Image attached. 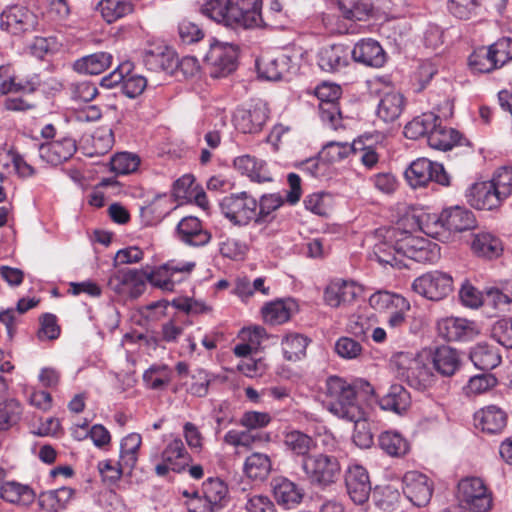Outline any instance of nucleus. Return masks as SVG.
Returning a JSON list of instances; mask_svg holds the SVG:
<instances>
[{"label": "nucleus", "mask_w": 512, "mask_h": 512, "mask_svg": "<svg viewBox=\"0 0 512 512\" xmlns=\"http://www.w3.org/2000/svg\"><path fill=\"white\" fill-rule=\"evenodd\" d=\"M379 241L373 254L382 266L401 269L408 267L406 259L418 263H434L440 256V248L427 238L414 235L397 227L379 229Z\"/></svg>", "instance_id": "nucleus-1"}, {"label": "nucleus", "mask_w": 512, "mask_h": 512, "mask_svg": "<svg viewBox=\"0 0 512 512\" xmlns=\"http://www.w3.org/2000/svg\"><path fill=\"white\" fill-rule=\"evenodd\" d=\"M372 385L363 379L349 382L339 376H330L325 382V406L329 412L344 420L360 419L364 408L360 404V393L372 394Z\"/></svg>", "instance_id": "nucleus-2"}, {"label": "nucleus", "mask_w": 512, "mask_h": 512, "mask_svg": "<svg viewBox=\"0 0 512 512\" xmlns=\"http://www.w3.org/2000/svg\"><path fill=\"white\" fill-rule=\"evenodd\" d=\"M262 0H202L200 13L232 29H250L263 24Z\"/></svg>", "instance_id": "nucleus-3"}, {"label": "nucleus", "mask_w": 512, "mask_h": 512, "mask_svg": "<svg viewBox=\"0 0 512 512\" xmlns=\"http://www.w3.org/2000/svg\"><path fill=\"white\" fill-rule=\"evenodd\" d=\"M294 475L312 486L326 489L341 479L342 464L338 455L332 452H318L308 457L299 470L294 471Z\"/></svg>", "instance_id": "nucleus-4"}, {"label": "nucleus", "mask_w": 512, "mask_h": 512, "mask_svg": "<svg viewBox=\"0 0 512 512\" xmlns=\"http://www.w3.org/2000/svg\"><path fill=\"white\" fill-rule=\"evenodd\" d=\"M230 501L227 484L220 478L210 477L202 484L188 504V512H220Z\"/></svg>", "instance_id": "nucleus-5"}, {"label": "nucleus", "mask_w": 512, "mask_h": 512, "mask_svg": "<svg viewBox=\"0 0 512 512\" xmlns=\"http://www.w3.org/2000/svg\"><path fill=\"white\" fill-rule=\"evenodd\" d=\"M457 499L469 512H488L492 508V493L479 477H466L459 481Z\"/></svg>", "instance_id": "nucleus-6"}, {"label": "nucleus", "mask_w": 512, "mask_h": 512, "mask_svg": "<svg viewBox=\"0 0 512 512\" xmlns=\"http://www.w3.org/2000/svg\"><path fill=\"white\" fill-rule=\"evenodd\" d=\"M314 93L319 100V117L323 125L332 130L342 128V114L338 103L342 94L341 87L335 83L323 82L316 86Z\"/></svg>", "instance_id": "nucleus-7"}, {"label": "nucleus", "mask_w": 512, "mask_h": 512, "mask_svg": "<svg viewBox=\"0 0 512 512\" xmlns=\"http://www.w3.org/2000/svg\"><path fill=\"white\" fill-rule=\"evenodd\" d=\"M223 216L232 224L246 226L251 221L256 222L257 200L247 192L227 195L219 203Z\"/></svg>", "instance_id": "nucleus-8"}, {"label": "nucleus", "mask_w": 512, "mask_h": 512, "mask_svg": "<svg viewBox=\"0 0 512 512\" xmlns=\"http://www.w3.org/2000/svg\"><path fill=\"white\" fill-rule=\"evenodd\" d=\"M393 363L398 374L414 389L425 390L434 382L430 368L422 360L413 358L408 353H397L393 356Z\"/></svg>", "instance_id": "nucleus-9"}, {"label": "nucleus", "mask_w": 512, "mask_h": 512, "mask_svg": "<svg viewBox=\"0 0 512 512\" xmlns=\"http://www.w3.org/2000/svg\"><path fill=\"white\" fill-rule=\"evenodd\" d=\"M405 178L413 188L424 187L434 181L442 186L450 185V175L444 166L427 158H418L405 170Z\"/></svg>", "instance_id": "nucleus-10"}, {"label": "nucleus", "mask_w": 512, "mask_h": 512, "mask_svg": "<svg viewBox=\"0 0 512 512\" xmlns=\"http://www.w3.org/2000/svg\"><path fill=\"white\" fill-rule=\"evenodd\" d=\"M238 49L230 43L214 40L204 57L212 78L226 77L237 68Z\"/></svg>", "instance_id": "nucleus-11"}, {"label": "nucleus", "mask_w": 512, "mask_h": 512, "mask_svg": "<svg viewBox=\"0 0 512 512\" xmlns=\"http://www.w3.org/2000/svg\"><path fill=\"white\" fill-rule=\"evenodd\" d=\"M195 267L196 263L194 261L170 260L147 272V282L163 291H173L175 283L183 281Z\"/></svg>", "instance_id": "nucleus-12"}, {"label": "nucleus", "mask_w": 512, "mask_h": 512, "mask_svg": "<svg viewBox=\"0 0 512 512\" xmlns=\"http://www.w3.org/2000/svg\"><path fill=\"white\" fill-rule=\"evenodd\" d=\"M37 26V15L26 6L12 5L0 14V29L14 36L34 32Z\"/></svg>", "instance_id": "nucleus-13"}, {"label": "nucleus", "mask_w": 512, "mask_h": 512, "mask_svg": "<svg viewBox=\"0 0 512 512\" xmlns=\"http://www.w3.org/2000/svg\"><path fill=\"white\" fill-rule=\"evenodd\" d=\"M412 288L428 300L439 301L452 291L453 279L447 273L432 271L416 278Z\"/></svg>", "instance_id": "nucleus-14"}, {"label": "nucleus", "mask_w": 512, "mask_h": 512, "mask_svg": "<svg viewBox=\"0 0 512 512\" xmlns=\"http://www.w3.org/2000/svg\"><path fill=\"white\" fill-rule=\"evenodd\" d=\"M160 457L161 462L155 465V473L160 477L166 476L170 471L181 473L191 462V456L179 437L166 443Z\"/></svg>", "instance_id": "nucleus-15"}, {"label": "nucleus", "mask_w": 512, "mask_h": 512, "mask_svg": "<svg viewBox=\"0 0 512 512\" xmlns=\"http://www.w3.org/2000/svg\"><path fill=\"white\" fill-rule=\"evenodd\" d=\"M269 117V109L259 100L248 108H238L233 115V123L237 131L244 134H256L262 131Z\"/></svg>", "instance_id": "nucleus-16"}, {"label": "nucleus", "mask_w": 512, "mask_h": 512, "mask_svg": "<svg viewBox=\"0 0 512 512\" xmlns=\"http://www.w3.org/2000/svg\"><path fill=\"white\" fill-rule=\"evenodd\" d=\"M345 487L350 499L357 505L368 501L371 493L370 476L360 464H350L344 473Z\"/></svg>", "instance_id": "nucleus-17"}, {"label": "nucleus", "mask_w": 512, "mask_h": 512, "mask_svg": "<svg viewBox=\"0 0 512 512\" xmlns=\"http://www.w3.org/2000/svg\"><path fill=\"white\" fill-rule=\"evenodd\" d=\"M283 444L285 451L293 459V472L299 470L308 457L314 454L312 451L317 446V442L312 436L300 430L286 432L284 434Z\"/></svg>", "instance_id": "nucleus-18"}, {"label": "nucleus", "mask_w": 512, "mask_h": 512, "mask_svg": "<svg viewBox=\"0 0 512 512\" xmlns=\"http://www.w3.org/2000/svg\"><path fill=\"white\" fill-rule=\"evenodd\" d=\"M78 149L76 140L63 136L39 145V157L46 163L57 166L73 157Z\"/></svg>", "instance_id": "nucleus-19"}, {"label": "nucleus", "mask_w": 512, "mask_h": 512, "mask_svg": "<svg viewBox=\"0 0 512 512\" xmlns=\"http://www.w3.org/2000/svg\"><path fill=\"white\" fill-rule=\"evenodd\" d=\"M403 493L413 505L426 506L432 497V482L422 473L409 471L403 477Z\"/></svg>", "instance_id": "nucleus-20"}, {"label": "nucleus", "mask_w": 512, "mask_h": 512, "mask_svg": "<svg viewBox=\"0 0 512 512\" xmlns=\"http://www.w3.org/2000/svg\"><path fill=\"white\" fill-rule=\"evenodd\" d=\"M175 236L180 242L191 247H203L212 238L211 233L204 228L201 220L195 216L182 218L176 226Z\"/></svg>", "instance_id": "nucleus-21"}, {"label": "nucleus", "mask_w": 512, "mask_h": 512, "mask_svg": "<svg viewBox=\"0 0 512 512\" xmlns=\"http://www.w3.org/2000/svg\"><path fill=\"white\" fill-rule=\"evenodd\" d=\"M508 415L497 405H487L473 415L474 426L487 435L501 434L507 426Z\"/></svg>", "instance_id": "nucleus-22"}, {"label": "nucleus", "mask_w": 512, "mask_h": 512, "mask_svg": "<svg viewBox=\"0 0 512 512\" xmlns=\"http://www.w3.org/2000/svg\"><path fill=\"white\" fill-rule=\"evenodd\" d=\"M444 106L446 111L442 113V117H451L453 114V105L449 100H445ZM460 139L461 135L457 130L442 125L441 116L439 115V121H435V127L431 129L430 134H428L427 142L433 149L447 151L457 145Z\"/></svg>", "instance_id": "nucleus-23"}, {"label": "nucleus", "mask_w": 512, "mask_h": 512, "mask_svg": "<svg viewBox=\"0 0 512 512\" xmlns=\"http://www.w3.org/2000/svg\"><path fill=\"white\" fill-rule=\"evenodd\" d=\"M350 59L367 67L381 68L387 61V54L378 41L363 38L350 50Z\"/></svg>", "instance_id": "nucleus-24"}, {"label": "nucleus", "mask_w": 512, "mask_h": 512, "mask_svg": "<svg viewBox=\"0 0 512 512\" xmlns=\"http://www.w3.org/2000/svg\"><path fill=\"white\" fill-rule=\"evenodd\" d=\"M437 331L438 336L446 341H469L479 333L475 322L458 317L439 320Z\"/></svg>", "instance_id": "nucleus-25"}, {"label": "nucleus", "mask_w": 512, "mask_h": 512, "mask_svg": "<svg viewBox=\"0 0 512 512\" xmlns=\"http://www.w3.org/2000/svg\"><path fill=\"white\" fill-rule=\"evenodd\" d=\"M319 68L328 73L339 72L350 63V48L345 44H331L321 47L316 55Z\"/></svg>", "instance_id": "nucleus-26"}, {"label": "nucleus", "mask_w": 512, "mask_h": 512, "mask_svg": "<svg viewBox=\"0 0 512 512\" xmlns=\"http://www.w3.org/2000/svg\"><path fill=\"white\" fill-rule=\"evenodd\" d=\"M466 197L470 205L478 210L495 209L503 201L492 180L474 183L468 189Z\"/></svg>", "instance_id": "nucleus-27"}, {"label": "nucleus", "mask_w": 512, "mask_h": 512, "mask_svg": "<svg viewBox=\"0 0 512 512\" xmlns=\"http://www.w3.org/2000/svg\"><path fill=\"white\" fill-rule=\"evenodd\" d=\"M270 486L275 501L284 509H294L303 500V490L287 477L276 476L272 478Z\"/></svg>", "instance_id": "nucleus-28"}, {"label": "nucleus", "mask_w": 512, "mask_h": 512, "mask_svg": "<svg viewBox=\"0 0 512 512\" xmlns=\"http://www.w3.org/2000/svg\"><path fill=\"white\" fill-rule=\"evenodd\" d=\"M437 223L446 230L454 232L471 230L477 225L474 213L462 206L444 209L439 215Z\"/></svg>", "instance_id": "nucleus-29"}, {"label": "nucleus", "mask_w": 512, "mask_h": 512, "mask_svg": "<svg viewBox=\"0 0 512 512\" xmlns=\"http://www.w3.org/2000/svg\"><path fill=\"white\" fill-rule=\"evenodd\" d=\"M142 59L150 71H163L169 75L175 73L176 53L166 46L145 49Z\"/></svg>", "instance_id": "nucleus-30"}, {"label": "nucleus", "mask_w": 512, "mask_h": 512, "mask_svg": "<svg viewBox=\"0 0 512 512\" xmlns=\"http://www.w3.org/2000/svg\"><path fill=\"white\" fill-rule=\"evenodd\" d=\"M291 59L286 55L276 58L261 56L256 60V68L260 78L269 81L285 79L291 68Z\"/></svg>", "instance_id": "nucleus-31"}, {"label": "nucleus", "mask_w": 512, "mask_h": 512, "mask_svg": "<svg viewBox=\"0 0 512 512\" xmlns=\"http://www.w3.org/2000/svg\"><path fill=\"white\" fill-rule=\"evenodd\" d=\"M354 282L346 280L332 281L324 291V301L332 308H338L352 303L358 294Z\"/></svg>", "instance_id": "nucleus-32"}, {"label": "nucleus", "mask_w": 512, "mask_h": 512, "mask_svg": "<svg viewBox=\"0 0 512 512\" xmlns=\"http://www.w3.org/2000/svg\"><path fill=\"white\" fill-rule=\"evenodd\" d=\"M432 365L443 377L453 376L461 367L459 352L449 346H440L432 354Z\"/></svg>", "instance_id": "nucleus-33"}, {"label": "nucleus", "mask_w": 512, "mask_h": 512, "mask_svg": "<svg viewBox=\"0 0 512 512\" xmlns=\"http://www.w3.org/2000/svg\"><path fill=\"white\" fill-rule=\"evenodd\" d=\"M112 61L111 53L99 51L75 60L72 68L79 74L99 75L111 66Z\"/></svg>", "instance_id": "nucleus-34"}, {"label": "nucleus", "mask_w": 512, "mask_h": 512, "mask_svg": "<svg viewBox=\"0 0 512 512\" xmlns=\"http://www.w3.org/2000/svg\"><path fill=\"white\" fill-rule=\"evenodd\" d=\"M382 410L402 414L411 405L410 393L400 384H392L378 399Z\"/></svg>", "instance_id": "nucleus-35"}, {"label": "nucleus", "mask_w": 512, "mask_h": 512, "mask_svg": "<svg viewBox=\"0 0 512 512\" xmlns=\"http://www.w3.org/2000/svg\"><path fill=\"white\" fill-rule=\"evenodd\" d=\"M75 489L62 486L57 489L41 492L38 497L39 506L47 512L64 510L75 496Z\"/></svg>", "instance_id": "nucleus-36"}, {"label": "nucleus", "mask_w": 512, "mask_h": 512, "mask_svg": "<svg viewBox=\"0 0 512 512\" xmlns=\"http://www.w3.org/2000/svg\"><path fill=\"white\" fill-rule=\"evenodd\" d=\"M471 249L479 257L494 259L502 254L503 245L496 235L480 231L473 234Z\"/></svg>", "instance_id": "nucleus-37"}, {"label": "nucleus", "mask_w": 512, "mask_h": 512, "mask_svg": "<svg viewBox=\"0 0 512 512\" xmlns=\"http://www.w3.org/2000/svg\"><path fill=\"white\" fill-rule=\"evenodd\" d=\"M311 339L304 334L290 332L283 336L281 348L283 358L289 362H297L306 357V350Z\"/></svg>", "instance_id": "nucleus-38"}, {"label": "nucleus", "mask_w": 512, "mask_h": 512, "mask_svg": "<svg viewBox=\"0 0 512 512\" xmlns=\"http://www.w3.org/2000/svg\"><path fill=\"white\" fill-rule=\"evenodd\" d=\"M404 107V96L399 92H389L381 97L377 106V116L385 123H392L401 116Z\"/></svg>", "instance_id": "nucleus-39"}, {"label": "nucleus", "mask_w": 512, "mask_h": 512, "mask_svg": "<svg viewBox=\"0 0 512 512\" xmlns=\"http://www.w3.org/2000/svg\"><path fill=\"white\" fill-rule=\"evenodd\" d=\"M295 309L296 303L293 300H277L266 304L262 308V315L266 323L280 325L291 318Z\"/></svg>", "instance_id": "nucleus-40"}, {"label": "nucleus", "mask_w": 512, "mask_h": 512, "mask_svg": "<svg viewBox=\"0 0 512 512\" xmlns=\"http://www.w3.org/2000/svg\"><path fill=\"white\" fill-rule=\"evenodd\" d=\"M272 470V462L267 454L254 452L246 457L243 471L255 481H264Z\"/></svg>", "instance_id": "nucleus-41"}, {"label": "nucleus", "mask_w": 512, "mask_h": 512, "mask_svg": "<svg viewBox=\"0 0 512 512\" xmlns=\"http://www.w3.org/2000/svg\"><path fill=\"white\" fill-rule=\"evenodd\" d=\"M470 359L474 366L482 371H490L501 363V356L495 347L487 343H479L470 351Z\"/></svg>", "instance_id": "nucleus-42"}, {"label": "nucleus", "mask_w": 512, "mask_h": 512, "mask_svg": "<svg viewBox=\"0 0 512 512\" xmlns=\"http://www.w3.org/2000/svg\"><path fill=\"white\" fill-rule=\"evenodd\" d=\"M0 496L6 502L27 506L33 502L35 493L28 485L7 481L1 485Z\"/></svg>", "instance_id": "nucleus-43"}, {"label": "nucleus", "mask_w": 512, "mask_h": 512, "mask_svg": "<svg viewBox=\"0 0 512 512\" xmlns=\"http://www.w3.org/2000/svg\"><path fill=\"white\" fill-rule=\"evenodd\" d=\"M435 121H439V115L434 112H426L413 118L404 127V136L408 139L417 140L420 137L430 134L435 127Z\"/></svg>", "instance_id": "nucleus-44"}, {"label": "nucleus", "mask_w": 512, "mask_h": 512, "mask_svg": "<svg viewBox=\"0 0 512 512\" xmlns=\"http://www.w3.org/2000/svg\"><path fill=\"white\" fill-rule=\"evenodd\" d=\"M142 445V437L139 433H130L125 436L120 443V459L118 464L124 466L127 470H132L137 461L140 447Z\"/></svg>", "instance_id": "nucleus-45"}, {"label": "nucleus", "mask_w": 512, "mask_h": 512, "mask_svg": "<svg viewBox=\"0 0 512 512\" xmlns=\"http://www.w3.org/2000/svg\"><path fill=\"white\" fill-rule=\"evenodd\" d=\"M98 10L107 23H113L132 14L134 3L131 0H101L98 4Z\"/></svg>", "instance_id": "nucleus-46"}, {"label": "nucleus", "mask_w": 512, "mask_h": 512, "mask_svg": "<svg viewBox=\"0 0 512 512\" xmlns=\"http://www.w3.org/2000/svg\"><path fill=\"white\" fill-rule=\"evenodd\" d=\"M369 305L380 312H389L395 308L410 309V304L403 296L388 291H377L369 297Z\"/></svg>", "instance_id": "nucleus-47"}, {"label": "nucleus", "mask_w": 512, "mask_h": 512, "mask_svg": "<svg viewBox=\"0 0 512 512\" xmlns=\"http://www.w3.org/2000/svg\"><path fill=\"white\" fill-rule=\"evenodd\" d=\"M60 84L56 79L49 77L43 79L40 74H32L24 80L16 81L13 93H28L32 94L36 91L48 92L49 90H58Z\"/></svg>", "instance_id": "nucleus-48"}, {"label": "nucleus", "mask_w": 512, "mask_h": 512, "mask_svg": "<svg viewBox=\"0 0 512 512\" xmlns=\"http://www.w3.org/2000/svg\"><path fill=\"white\" fill-rule=\"evenodd\" d=\"M378 446L389 456L401 457L409 451V443L396 431H384L378 437Z\"/></svg>", "instance_id": "nucleus-49"}, {"label": "nucleus", "mask_w": 512, "mask_h": 512, "mask_svg": "<svg viewBox=\"0 0 512 512\" xmlns=\"http://www.w3.org/2000/svg\"><path fill=\"white\" fill-rule=\"evenodd\" d=\"M357 145H361V141H354L352 144L332 141L323 147L320 157L329 163L341 162L356 151Z\"/></svg>", "instance_id": "nucleus-50"}, {"label": "nucleus", "mask_w": 512, "mask_h": 512, "mask_svg": "<svg viewBox=\"0 0 512 512\" xmlns=\"http://www.w3.org/2000/svg\"><path fill=\"white\" fill-rule=\"evenodd\" d=\"M343 17L349 20H365L372 10L369 0H338Z\"/></svg>", "instance_id": "nucleus-51"}, {"label": "nucleus", "mask_w": 512, "mask_h": 512, "mask_svg": "<svg viewBox=\"0 0 512 512\" xmlns=\"http://www.w3.org/2000/svg\"><path fill=\"white\" fill-rule=\"evenodd\" d=\"M171 379L172 372L167 365H152L143 374L145 385L153 390L163 389Z\"/></svg>", "instance_id": "nucleus-52"}, {"label": "nucleus", "mask_w": 512, "mask_h": 512, "mask_svg": "<svg viewBox=\"0 0 512 512\" xmlns=\"http://www.w3.org/2000/svg\"><path fill=\"white\" fill-rule=\"evenodd\" d=\"M22 415V407L16 399L0 402V431H5L16 425Z\"/></svg>", "instance_id": "nucleus-53"}, {"label": "nucleus", "mask_w": 512, "mask_h": 512, "mask_svg": "<svg viewBox=\"0 0 512 512\" xmlns=\"http://www.w3.org/2000/svg\"><path fill=\"white\" fill-rule=\"evenodd\" d=\"M469 66L475 73H489L498 68L488 47H480L469 56Z\"/></svg>", "instance_id": "nucleus-54"}, {"label": "nucleus", "mask_w": 512, "mask_h": 512, "mask_svg": "<svg viewBox=\"0 0 512 512\" xmlns=\"http://www.w3.org/2000/svg\"><path fill=\"white\" fill-rule=\"evenodd\" d=\"M279 193L263 194L258 202L259 211H256V223L261 224L269 220L271 214L279 209L285 202Z\"/></svg>", "instance_id": "nucleus-55"}, {"label": "nucleus", "mask_w": 512, "mask_h": 512, "mask_svg": "<svg viewBox=\"0 0 512 512\" xmlns=\"http://www.w3.org/2000/svg\"><path fill=\"white\" fill-rule=\"evenodd\" d=\"M140 159L137 155L129 152H121L111 158V171L118 175H126L137 170Z\"/></svg>", "instance_id": "nucleus-56"}, {"label": "nucleus", "mask_w": 512, "mask_h": 512, "mask_svg": "<svg viewBox=\"0 0 512 512\" xmlns=\"http://www.w3.org/2000/svg\"><path fill=\"white\" fill-rule=\"evenodd\" d=\"M484 306L491 307L499 312H510L512 310V298L502 290L491 287L485 291Z\"/></svg>", "instance_id": "nucleus-57"}, {"label": "nucleus", "mask_w": 512, "mask_h": 512, "mask_svg": "<svg viewBox=\"0 0 512 512\" xmlns=\"http://www.w3.org/2000/svg\"><path fill=\"white\" fill-rule=\"evenodd\" d=\"M213 379V375L205 369H195L191 374L192 381L188 387V392L196 397H205L209 392V386Z\"/></svg>", "instance_id": "nucleus-58"}, {"label": "nucleus", "mask_w": 512, "mask_h": 512, "mask_svg": "<svg viewBox=\"0 0 512 512\" xmlns=\"http://www.w3.org/2000/svg\"><path fill=\"white\" fill-rule=\"evenodd\" d=\"M122 92L128 98L134 99L141 95L147 87V79L134 73V68L130 70V73L124 75L121 82Z\"/></svg>", "instance_id": "nucleus-59"}, {"label": "nucleus", "mask_w": 512, "mask_h": 512, "mask_svg": "<svg viewBox=\"0 0 512 512\" xmlns=\"http://www.w3.org/2000/svg\"><path fill=\"white\" fill-rule=\"evenodd\" d=\"M491 338L507 349L512 348V318L497 320L490 330Z\"/></svg>", "instance_id": "nucleus-60"}, {"label": "nucleus", "mask_w": 512, "mask_h": 512, "mask_svg": "<svg viewBox=\"0 0 512 512\" xmlns=\"http://www.w3.org/2000/svg\"><path fill=\"white\" fill-rule=\"evenodd\" d=\"M479 0H448L449 12L460 20H468L476 15L479 8Z\"/></svg>", "instance_id": "nucleus-61"}, {"label": "nucleus", "mask_w": 512, "mask_h": 512, "mask_svg": "<svg viewBox=\"0 0 512 512\" xmlns=\"http://www.w3.org/2000/svg\"><path fill=\"white\" fill-rule=\"evenodd\" d=\"M334 349L339 357L346 360L356 359L363 352L361 343L358 340L347 336L340 337L336 341Z\"/></svg>", "instance_id": "nucleus-62"}, {"label": "nucleus", "mask_w": 512, "mask_h": 512, "mask_svg": "<svg viewBox=\"0 0 512 512\" xmlns=\"http://www.w3.org/2000/svg\"><path fill=\"white\" fill-rule=\"evenodd\" d=\"M492 182L497 188L498 194L501 195L503 200L512 195V167L503 166L498 168L493 177Z\"/></svg>", "instance_id": "nucleus-63"}, {"label": "nucleus", "mask_w": 512, "mask_h": 512, "mask_svg": "<svg viewBox=\"0 0 512 512\" xmlns=\"http://www.w3.org/2000/svg\"><path fill=\"white\" fill-rule=\"evenodd\" d=\"M491 55L495 59L498 68L512 59V39L503 37L488 46Z\"/></svg>", "instance_id": "nucleus-64"}]
</instances>
